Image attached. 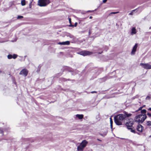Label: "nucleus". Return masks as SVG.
<instances>
[{"mask_svg":"<svg viewBox=\"0 0 151 151\" xmlns=\"http://www.w3.org/2000/svg\"><path fill=\"white\" fill-rule=\"evenodd\" d=\"M28 71L26 69H23L19 73V74L20 75L24 76L25 77L26 76L28 73Z\"/></svg>","mask_w":151,"mask_h":151,"instance_id":"8","label":"nucleus"},{"mask_svg":"<svg viewBox=\"0 0 151 151\" xmlns=\"http://www.w3.org/2000/svg\"><path fill=\"white\" fill-rule=\"evenodd\" d=\"M0 132H2H2H0Z\"/></svg>","mask_w":151,"mask_h":151,"instance_id":"42","label":"nucleus"},{"mask_svg":"<svg viewBox=\"0 0 151 151\" xmlns=\"http://www.w3.org/2000/svg\"><path fill=\"white\" fill-rule=\"evenodd\" d=\"M141 114H145L146 111L145 109H143L141 111Z\"/></svg>","mask_w":151,"mask_h":151,"instance_id":"18","label":"nucleus"},{"mask_svg":"<svg viewBox=\"0 0 151 151\" xmlns=\"http://www.w3.org/2000/svg\"><path fill=\"white\" fill-rule=\"evenodd\" d=\"M76 117L78 118L79 119H81L83 118V114H77L76 115Z\"/></svg>","mask_w":151,"mask_h":151,"instance_id":"14","label":"nucleus"},{"mask_svg":"<svg viewBox=\"0 0 151 151\" xmlns=\"http://www.w3.org/2000/svg\"><path fill=\"white\" fill-rule=\"evenodd\" d=\"M0 131L1 132H2V130L0 129Z\"/></svg>","mask_w":151,"mask_h":151,"instance_id":"38","label":"nucleus"},{"mask_svg":"<svg viewBox=\"0 0 151 151\" xmlns=\"http://www.w3.org/2000/svg\"><path fill=\"white\" fill-rule=\"evenodd\" d=\"M147 115L149 117L151 116V113H147Z\"/></svg>","mask_w":151,"mask_h":151,"instance_id":"27","label":"nucleus"},{"mask_svg":"<svg viewBox=\"0 0 151 151\" xmlns=\"http://www.w3.org/2000/svg\"><path fill=\"white\" fill-rule=\"evenodd\" d=\"M77 24H78L77 23V22H76V23H75V24H74V27H76V26H77Z\"/></svg>","mask_w":151,"mask_h":151,"instance_id":"29","label":"nucleus"},{"mask_svg":"<svg viewBox=\"0 0 151 151\" xmlns=\"http://www.w3.org/2000/svg\"><path fill=\"white\" fill-rule=\"evenodd\" d=\"M147 116L146 114H140L136 116L134 120L135 122L139 123H142L146 119Z\"/></svg>","mask_w":151,"mask_h":151,"instance_id":"2","label":"nucleus"},{"mask_svg":"<svg viewBox=\"0 0 151 151\" xmlns=\"http://www.w3.org/2000/svg\"><path fill=\"white\" fill-rule=\"evenodd\" d=\"M138 11V9H135L134 10H132L129 14V15H132L134 14V12H137Z\"/></svg>","mask_w":151,"mask_h":151,"instance_id":"15","label":"nucleus"},{"mask_svg":"<svg viewBox=\"0 0 151 151\" xmlns=\"http://www.w3.org/2000/svg\"><path fill=\"white\" fill-rule=\"evenodd\" d=\"M110 126H111V128H112V127L113 121H112V119L111 117L110 118Z\"/></svg>","mask_w":151,"mask_h":151,"instance_id":"19","label":"nucleus"},{"mask_svg":"<svg viewBox=\"0 0 151 151\" xmlns=\"http://www.w3.org/2000/svg\"><path fill=\"white\" fill-rule=\"evenodd\" d=\"M97 139V140H98L99 141H101V140H100V139Z\"/></svg>","mask_w":151,"mask_h":151,"instance_id":"36","label":"nucleus"},{"mask_svg":"<svg viewBox=\"0 0 151 151\" xmlns=\"http://www.w3.org/2000/svg\"><path fill=\"white\" fill-rule=\"evenodd\" d=\"M107 132H105L103 134H100L102 136L104 137L106 135Z\"/></svg>","mask_w":151,"mask_h":151,"instance_id":"20","label":"nucleus"},{"mask_svg":"<svg viewBox=\"0 0 151 151\" xmlns=\"http://www.w3.org/2000/svg\"><path fill=\"white\" fill-rule=\"evenodd\" d=\"M91 11H87V12H91Z\"/></svg>","mask_w":151,"mask_h":151,"instance_id":"39","label":"nucleus"},{"mask_svg":"<svg viewBox=\"0 0 151 151\" xmlns=\"http://www.w3.org/2000/svg\"><path fill=\"white\" fill-rule=\"evenodd\" d=\"M88 142L86 140H84L80 144V145L77 147V149L78 151H83L84 147L86 146Z\"/></svg>","mask_w":151,"mask_h":151,"instance_id":"3","label":"nucleus"},{"mask_svg":"<svg viewBox=\"0 0 151 151\" xmlns=\"http://www.w3.org/2000/svg\"><path fill=\"white\" fill-rule=\"evenodd\" d=\"M125 117L126 116L124 114H118L114 117V122L117 125H121L122 124L121 121L123 120Z\"/></svg>","mask_w":151,"mask_h":151,"instance_id":"1","label":"nucleus"},{"mask_svg":"<svg viewBox=\"0 0 151 151\" xmlns=\"http://www.w3.org/2000/svg\"><path fill=\"white\" fill-rule=\"evenodd\" d=\"M146 124L147 126L150 127H151V121H147Z\"/></svg>","mask_w":151,"mask_h":151,"instance_id":"16","label":"nucleus"},{"mask_svg":"<svg viewBox=\"0 0 151 151\" xmlns=\"http://www.w3.org/2000/svg\"><path fill=\"white\" fill-rule=\"evenodd\" d=\"M21 4L23 6L25 5L26 4L25 1V0H22L21 2Z\"/></svg>","mask_w":151,"mask_h":151,"instance_id":"17","label":"nucleus"},{"mask_svg":"<svg viewBox=\"0 0 151 151\" xmlns=\"http://www.w3.org/2000/svg\"><path fill=\"white\" fill-rule=\"evenodd\" d=\"M92 18V17H91V16H90L89 17V18L90 19H91Z\"/></svg>","mask_w":151,"mask_h":151,"instance_id":"35","label":"nucleus"},{"mask_svg":"<svg viewBox=\"0 0 151 151\" xmlns=\"http://www.w3.org/2000/svg\"><path fill=\"white\" fill-rule=\"evenodd\" d=\"M99 54H101V53H100V52H99Z\"/></svg>","mask_w":151,"mask_h":151,"instance_id":"41","label":"nucleus"},{"mask_svg":"<svg viewBox=\"0 0 151 151\" xmlns=\"http://www.w3.org/2000/svg\"><path fill=\"white\" fill-rule=\"evenodd\" d=\"M149 137H151V135Z\"/></svg>","mask_w":151,"mask_h":151,"instance_id":"40","label":"nucleus"},{"mask_svg":"<svg viewBox=\"0 0 151 151\" xmlns=\"http://www.w3.org/2000/svg\"><path fill=\"white\" fill-rule=\"evenodd\" d=\"M70 42L69 41H66L62 42H59L58 44L60 45H69Z\"/></svg>","mask_w":151,"mask_h":151,"instance_id":"11","label":"nucleus"},{"mask_svg":"<svg viewBox=\"0 0 151 151\" xmlns=\"http://www.w3.org/2000/svg\"><path fill=\"white\" fill-rule=\"evenodd\" d=\"M142 107H139L138 109V110L139 111L141 110V109H142Z\"/></svg>","mask_w":151,"mask_h":151,"instance_id":"30","label":"nucleus"},{"mask_svg":"<svg viewBox=\"0 0 151 151\" xmlns=\"http://www.w3.org/2000/svg\"><path fill=\"white\" fill-rule=\"evenodd\" d=\"M107 1V0H103V2L104 3H105Z\"/></svg>","mask_w":151,"mask_h":151,"instance_id":"32","label":"nucleus"},{"mask_svg":"<svg viewBox=\"0 0 151 151\" xmlns=\"http://www.w3.org/2000/svg\"><path fill=\"white\" fill-rule=\"evenodd\" d=\"M7 57L9 59H11L12 58V55H9L7 56Z\"/></svg>","mask_w":151,"mask_h":151,"instance_id":"21","label":"nucleus"},{"mask_svg":"<svg viewBox=\"0 0 151 151\" xmlns=\"http://www.w3.org/2000/svg\"><path fill=\"white\" fill-rule=\"evenodd\" d=\"M140 65L142 66L143 68L147 69H151V65L148 63H141Z\"/></svg>","mask_w":151,"mask_h":151,"instance_id":"6","label":"nucleus"},{"mask_svg":"<svg viewBox=\"0 0 151 151\" xmlns=\"http://www.w3.org/2000/svg\"><path fill=\"white\" fill-rule=\"evenodd\" d=\"M78 54L80 55L85 56L86 55H90L92 54V52H91L87 51H83L77 53Z\"/></svg>","mask_w":151,"mask_h":151,"instance_id":"5","label":"nucleus"},{"mask_svg":"<svg viewBox=\"0 0 151 151\" xmlns=\"http://www.w3.org/2000/svg\"><path fill=\"white\" fill-rule=\"evenodd\" d=\"M151 99V97L150 96H147L146 98V100H150Z\"/></svg>","mask_w":151,"mask_h":151,"instance_id":"25","label":"nucleus"},{"mask_svg":"<svg viewBox=\"0 0 151 151\" xmlns=\"http://www.w3.org/2000/svg\"><path fill=\"white\" fill-rule=\"evenodd\" d=\"M137 44L136 43L135 44L131 52V54L132 55H134L135 54V52L136 51L137 48Z\"/></svg>","mask_w":151,"mask_h":151,"instance_id":"9","label":"nucleus"},{"mask_svg":"<svg viewBox=\"0 0 151 151\" xmlns=\"http://www.w3.org/2000/svg\"><path fill=\"white\" fill-rule=\"evenodd\" d=\"M134 122V121L132 119L130 118L128 121L126 123V125L127 127H132V125L133 124Z\"/></svg>","mask_w":151,"mask_h":151,"instance_id":"7","label":"nucleus"},{"mask_svg":"<svg viewBox=\"0 0 151 151\" xmlns=\"http://www.w3.org/2000/svg\"><path fill=\"white\" fill-rule=\"evenodd\" d=\"M137 31L135 27H133L132 29L131 35H133L136 33Z\"/></svg>","mask_w":151,"mask_h":151,"instance_id":"13","label":"nucleus"},{"mask_svg":"<svg viewBox=\"0 0 151 151\" xmlns=\"http://www.w3.org/2000/svg\"><path fill=\"white\" fill-rule=\"evenodd\" d=\"M23 17L22 16H18L17 17V19H19L23 18Z\"/></svg>","mask_w":151,"mask_h":151,"instance_id":"23","label":"nucleus"},{"mask_svg":"<svg viewBox=\"0 0 151 151\" xmlns=\"http://www.w3.org/2000/svg\"><path fill=\"white\" fill-rule=\"evenodd\" d=\"M148 110H150L151 111V108H150L148 109Z\"/></svg>","mask_w":151,"mask_h":151,"instance_id":"34","label":"nucleus"},{"mask_svg":"<svg viewBox=\"0 0 151 151\" xmlns=\"http://www.w3.org/2000/svg\"><path fill=\"white\" fill-rule=\"evenodd\" d=\"M50 3V0H38L37 5L40 6H45Z\"/></svg>","mask_w":151,"mask_h":151,"instance_id":"4","label":"nucleus"},{"mask_svg":"<svg viewBox=\"0 0 151 151\" xmlns=\"http://www.w3.org/2000/svg\"><path fill=\"white\" fill-rule=\"evenodd\" d=\"M131 127H127V128L129 130L130 132H132L133 133H137L138 134V133L134 129H133Z\"/></svg>","mask_w":151,"mask_h":151,"instance_id":"12","label":"nucleus"},{"mask_svg":"<svg viewBox=\"0 0 151 151\" xmlns=\"http://www.w3.org/2000/svg\"><path fill=\"white\" fill-rule=\"evenodd\" d=\"M125 114L126 115L127 117L130 116L132 115L131 114H127V113L126 112H125Z\"/></svg>","mask_w":151,"mask_h":151,"instance_id":"22","label":"nucleus"},{"mask_svg":"<svg viewBox=\"0 0 151 151\" xmlns=\"http://www.w3.org/2000/svg\"><path fill=\"white\" fill-rule=\"evenodd\" d=\"M69 23L71 24V19L70 18H69Z\"/></svg>","mask_w":151,"mask_h":151,"instance_id":"28","label":"nucleus"},{"mask_svg":"<svg viewBox=\"0 0 151 151\" xmlns=\"http://www.w3.org/2000/svg\"><path fill=\"white\" fill-rule=\"evenodd\" d=\"M17 55L14 54L13 56H12V58L14 59H15L17 58Z\"/></svg>","mask_w":151,"mask_h":151,"instance_id":"24","label":"nucleus"},{"mask_svg":"<svg viewBox=\"0 0 151 151\" xmlns=\"http://www.w3.org/2000/svg\"><path fill=\"white\" fill-rule=\"evenodd\" d=\"M143 128V126L141 124H139L138 125L137 129L139 132H142V131Z\"/></svg>","mask_w":151,"mask_h":151,"instance_id":"10","label":"nucleus"},{"mask_svg":"<svg viewBox=\"0 0 151 151\" xmlns=\"http://www.w3.org/2000/svg\"><path fill=\"white\" fill-rule=\"evenodd\" d=\"M89 35L90 34V31H89Z\"/></svg>","mask_w":151,"mask_h":151,"instance_id":"37","label":"nucleus"},{"mask_svg":"<svg viewBox=\"0 0 151 151\" xmlns=\"http://www.w3.org/2000/svg\"><path fill=\"white\" fill-rule=\"evenodd\" d=\"M69 27H74V25H72V24H70V25H69Z\"/></svg>","mask_w":151,"mask_h":151,"instance_id":"33","label":"nucleus"},{"mask_svg":"<svg viewBox=\"0 0 151 151\" xmlns=\"http://www.w3.org/2000/svg\"><path fill=\"white\" fill-rule=\"evenodd\" d=\"M119 13V12H111V13H110L109 14V15H110V14H116L117 13Z\"/></svg>","mask_w":151,"mask_h":151,"instance_id":"26","label":"nucleus"},{"mask_svg":"<svg viewBox=\"0 0 151 151\" xmlns=\"http://www.w3.org/2000/svg\"><path fill=\"white\" fill-rule=\"evenodd\" d=\"M97 92L96 91H91V93H96Z\"/></svg>","mask_w":151,"mask_h":151,"instance_id":"31","label":"nucleus"}]
</instances>
